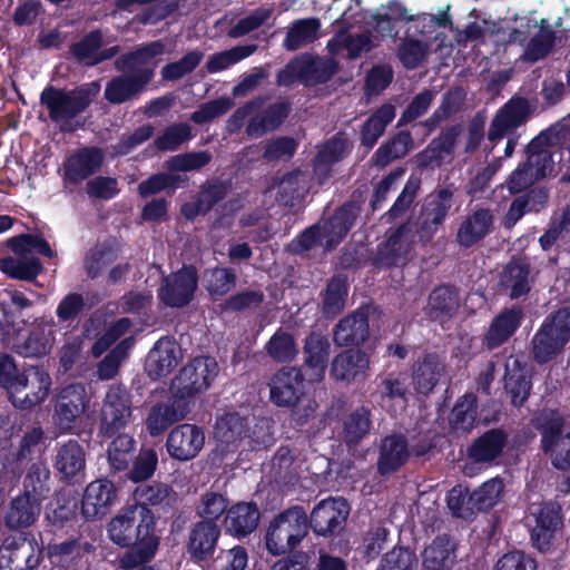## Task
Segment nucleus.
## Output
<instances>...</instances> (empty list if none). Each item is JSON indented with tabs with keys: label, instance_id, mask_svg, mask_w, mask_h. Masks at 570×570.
Here are the masks:
<instances>
[{
	"label": "nucleus",
	"instance_id": "45",
	"mask_svg": "<svg viewBox=\"0 0 570 570\" xmlns=\"http://www.w3.org/2000/svg\"><path fill=\"white\" fill-rule=\"evenodd\" d=\"M529 266L525 263L512 262L502 274V285L510 291L512 298L525 295L530 289Z\"/></svg>",
	"mask_w": 570,
	"mask_h": 570
},
{
	"label": "nucleus",
	"instance_id": "32",
	"mask_svg": "<svg viewBox=\"0 0 570 570\" xmlns=\"http://www.w3.org/2000/svg\"><path fill=\"white\" fill-rule=\"evenodd\" d=\"M55 465L66 479L77 476L86 465V452L76 440H68L59 445Z\"/></svg>",
	"mask_w": 570,
	"mask_h": 570
},
{
	"label": "nucleus",
	"instance_id": "60",
	"mask_svg": "<svg viewBox=\"0 0 570 570\" xmlns=\"http://www.w3.org/2000/svg\"><path fill=\"white\" fill-rule=\"evenodd\" d=\"M417 558L415 553L405 548L393 549L387 552L377 568V570H416Z\"/></svg>",
	"mask_w": 570,
	"mask_h": 570
},
{
	"label": "nucleus",
	"instance_id": "19",
	"mask_svg": "<svg viewBox=\"0 0 570 570\" xmlns=\"http://www.w3.org/2000/svg\"><path fill=\"white\" fill-rule=\"evenodd\" d=\"M187 406L176 393L150 406L145 419L147 432L151 436L161 435L170 425L187 415Z\"/></svg>",
	"mask_w": 570,
	"mask_h": 570
},
{
	"label": "nucleus",
	"instance_id": "14",
	"mask_svg": "<svg viewBox=\"0 0 570 570\" xmlns=\"http://www.w3.org/2000/svg\"><path fill=\"white\" fill-rule=\"evenodd\" d=\"M197 285L198 275L196 269L191 266H185L164 278L158 289V298L170 307L185 306L193 299Z\"/></svg>",
	"mask_w": 570,
	"mask_h": 570
},
{
	"label": "nucleus",
	"instance_id": "51",
	"mask_svg": "<svg viewBox=\"0 0 570 570\" xmlns=\"http://www.w3.org/2000/svg\"><path fill=\"white\" fill-rule=\"evenodd\" d=\"M256 49V45H244L217 52L209 57L206 65L207 70L212 73L223 71L249 57Z\"/></svg>",
	"mask_w": 570,
	"mask_h": 570
},
{
	"label": "nucleus",
	"instance_id": "48",
	"mask_svg": "<svg viewBox=\"0 0 570 570\" xmlns=\"http://www.w3.org/2000/svg\"><path fill=\"white\" fill-rule=\"evenodd\" d=\"M416 234L419 235V230H414L412 224H406L390 235L385 244L384 253L391 263H396L400 257L410 252L416 240Z\"/></svg>",
	"mask_w": 570,
	"mask_h": 570
},
{
	"label": "nucleus",
	"instance_id": "13",
	"mask_svg": "<svg viewBox=\"0 0 570 570\" xmlns=\"http://www.w3.org/2000/svg\"><path fill=\"white\" fill-rule=\"evenodd\" d=\"M51 379L49 374L37 366H29L22 372L17 392L11 396V403L20 410H30L42 403L50 391Z\"/></svg>",
	"mask_w": 570,
	"mask_h": 570
},
{
	"label": "nucleus",
	"instance_id": "54",
	"mask_svg": "<svg viewBox=\"0 0 570 570\" xmlns=\"http://www.w3.org/2000/svg\"><path fill=\"white\" fill-rule=\"evenodd\" d=\"M458 293L455 289L448 286L435 288L429 297V314L434 318L443 314H451L458 308Z\"/></svg>",
	"mask_w": 570,
	"mask_h": 570
},
{
	"label": "nucleus",
	"instance_id": "15",
	"mask_svg": "<svg viewBox=\"0 0 570 570\" xmlns=\"http://www.w3.org/2000/svg\"><path fill=\"white\" fill-rule=\"evenodd\" d=\"M205 440L203 428L191 423H183L169 432L166 440L167 452L175 460L189 461L203 450Z\"/></svg>",
	"mask_w": 570,
	"mask_h": 570
},
{
	"label": "nucleus",
	"instance_id": "23",
	"mask_svg": "<svg viewBox=\"0 0 570 570\" xmlns=\"http://www.w3.org/2000/svg\"><path fill=\"white\" fill-rule=\"evenodd\" d=\"M368 368L370 358L365 352L347 350L335 356L331 372L335 380L354 383L364 380Z\"/></svg>",
	"mask_w": 570,
	"mask_h": 570
},
{
	"label": "nucleus",
	"instance_id": "35",
	"mask_svg": "<svg viewBox=\"0 0 570 570\" xmlns=\"http://www.w3.org/2000/svg\"><path fill=\"white\" fill-rule=\"evenodd\" d=\"M259 521V511L254 503H237L226 517V528L236 537H245L253 532Z\"/></svg>",
	"mask_w": 570,
	"mask_h": 570
},
{
	"label": "nucleus",
	"instance_id": "61",
	"mask_svg": "<svg viewBox=\"0 0 570 570\" xmlns=\"http://www.w3.org/2000/svg\"><path fill=\"white\" fill-rule=\"evenodd\" d=\"M346 293L345 279L342 277H334L327 285L325 292L323 302L324 313L332 316L338 314L345 305Z\"/></svg>",
	"mask_w": 570,
	"mask_h": 570
},
{
	"label": "nucleus",
	"instance_id": "17",
	"mask_svg": "<svg viewBox=\"0 0 570 570\" xmlns=\"http://www.w3.org/2000/svg\"><path fill=\"white\" fill-rule=\"evenodd\" d=\"M560 524L559 507L552 502L531 503L529 507L528 525L531 538L540 551L549 548L553 532Z\"/></svg>",
	"mask_w": 570,
	"mask_h": 570
},
{
	"label": "nucleus",
	"instance_id": "64",
	"mask_svg": "<svg viewBox=\"0 0 570 570\" xmlns=\"http://www.w3.org/2000/svg\"><path fill=\"white\" fill-rule=\"evenodd\" d=\"M203 52L194 50L188 52L177 62L168 63L161 69L163 78L166 80H177L191 72L202 61Z\"/></svg>",
	"mask_w": 570,
	"mask_h": 570
},
{
	"label": "nucleus",
	"instance_id": "37",
	"mask_svg": "<svg viewBox=\"0 0 570 570\" xmlns=\"http://www.w3.org/2000/svg\"><path fill=\"white\" fill-rule=\"evenodd\" d=\"M505 435L492 430L479 438L469 449V458L476 463H490L500 456L505 446Z\"/></svg>",
	"mask_w": 570,
	"mask_h": 570
},
{
	"label": "nucleus",
	"instance_id": "33",
	"mask_svg": "<svg viewBox=\"0 0 570 570\" xmlns=\"http://www.w3.org/2000/svg\"><path fill=\"white\" fill-rule=\"evenodd\" d=\"M493 226V218L489 210L479 209L468 216L458 232V242L464 247H470L487 236Z\"/></svg>",
	"mask_w": 570,
	"mask_h": 570
},
{
	"label": "nucleus",
	"instance_id": "57",
	"mask_svg": "<svg viewBox=\"0 0 570 570\" xmlns=\"http://www.w3.org/2000/svg\"><path fill=\"white\" fill-rule=\"evenodd\" d=\"M412 139L410 134L400 132L389 144L381 146L374 154V161L379 166H385L394 159L401 158L410 150Z\"/></svg>",
	"mask_w": 570,
	"mask_h": 570
},
{
	"label": "nucleus",
	"instance_id": "39",
	"mask_svg": "<svg viewBox=\"0 0 570 570\" xmlns=\"http://www.w3.org/2000/svg\"><path fill=\"white\" fill-rule=\"evenodd\" d=\"M407 455V444L403 436L392 435L385 438L381 445L379 459L380 472L386 474L395 471L406 461Z\"/></svg>",
	"mask_w": 570,
	"mask_h": 570
},
{
	"label": "nucleus",
	"instance_id": "58",
	"mask_svg": "<svg viewBox=\"0 0 570 570\" xmlns=\"http://www.w3.org/2000/svg\"><path fill=\"white\" fill-rule=\"evenodd\" d=\"M134 345V338L127 337L122 340L99 364L98 376L101 380L112 379L121 364L127 357L128 351Z\"/></svg>",
	"mask_w": 570,
	"mask_h": 570
},
{
	"label": "nucleus",
	"instance_id": "10",
	"mask_svg": "<svg viewBox=\"0 0 570 570\" xmlns=\"http://www.w3.org/2000/svg\"><path fill=\"white\" fill-rule=\"evenodd\" d=\"M262 105L263 100H254L238 108L228 120V129L230 131L240 129L247 117L253 116L247 126V134L252 137H259L267 130L276 128L287 116L288 109L284 104L271 106L263 116H259L257 111Z\"/></svg>",
	"mask_w": 570,
	"mask_h": 570
},
{
	"label": "nucleus",
	"instance_id": "46",
	"mask_svg": "<svg viewBox=\"0 0 570 570\" xmlns=\"http://www.w3.org/2000/svg\"><path fill=\"white\" fill-rule=\"evenodd\" d=\"M403 19L412 20V17L406 16V9L400 2H389L373 17L374 30L382 38L386 36L394 37L396 36L394 23Z\"/></svg>",
	"mask_w": 570,
	"mask_h": 570
},
{
	"label": "nucleus",
	"instance_id": "26",
	"mask_svg": "<svg viewBox=\"0 0 570 570\" xmlns=\"http://www.w3.org/2000/svg\"><path fill=\"white\" fill-rule=\"evenodd\" d=\"M41 512L39 499L27 492L14 498L6 514V524L10 529H21L35 523Z\"/></svg>",
	"mask_w": 570,
	"mask_h": 570
},
{
	"label": "nucleus",
	"instance_id": "59",
	"mask_svg": "<svg viewBox=\"0 0 570 570\" xmlns=\"http://www.w3.org/2000/svg\"><path fill=\"white\" fill-rule=\"evenodd\" d=\"M135 448L134 439L128 434L118 435L108 448V460L115 470H124L129 461Z\"/></svg>",
	"mask_w": 570,
	"mask_h": 570
},
{
	"label": "nucleus",
	"instance_id": "16",
	"mask_svg": "<svg viewBox=\"0 0 570 570\" xmlns=\"http://www.w3.org/2000/svg\"><path fill=\"white\" fill-rule=\"evenodd\" d=\"M88 403L86 389L81 384H71L61 390L56 409L55 424L60 432H69L83 413Z\"/></svg>",
	"mask_w": 570,
	"mask_h": 570
},
{
	"label": "nucleus",
	"instance_id": "56",
	"mask_svg": "<svg viewBox=\"0 0 570 570\" xmlns=\"http://www.w3.org/2000/svg\"><path fill=\"white\" fill-rule=\"evenodd\" d=\"M540 328L564 346L570 341V309L561 308L557 311L546 318Z\"/></svg>",
	"mask_w": 570,
	"mask_h": 570
},
{
	"label": "nucleus",
	"instance_id": "3",
	"mask_svg": "<svg viewBox=\"0 0 570 570\" xmlns=\"http://www.w3.org/2000/svg\"><path fill=\"white\" fill-rule=\"evenodd\" d=\"M308 533V519L303 508L293 507L276 515L265 533V548L273 556H283L301 544Z\"/></svg>",
	"mask_w": 570,
	"mask_h": 570
},
{
	"label": "nucleus",
	"instance_id": "8",
	"mask_svg": "<svg viewBox=\"0 0 570 570\" xmlns=\"http://www.w3.org/2000/svg\"><path fill=\"white\" fill-rule=\"evenodd\" d=\"M557 154L549 142L548 135L541 134L534 138L528 146V160L527 167L531 169L529 176L523 181L519 180V176L523 174L522 169H515L508 183V188L511 193H519L537 180L551 175L553 171V156Z\"/></svg>",
	"mask_w": 570,
	"mask_h": 570
},
{
	"label": "nucleus",
	"instance_id": "36",
	"mask_svg": "<svg viewBox=\"0 0 570 570\" xmlns=\"http://www.w3.org/2000/svg\"><path fill=\"white\" fill-rule=\"evenodd\" d=\"M368 323L364 313H355L340 321L334 331V342L340 346L357 345L366 338Z\"/></svg>",
	"mask_w": 570,
	"mask_h": 570
},
{
	"label": "nucleus",
	"instance_id": "42",
	"mask_svg": "<svg viewBox=\"0 0 570 570\" xmlns=\"http://www.w3.org/2000/svg\"><path fill=\"white\" fill-rule=\"evenodd\" d=\"M304 353L306 365L315 371L316 380H322L330 354V343L324 336L313 333L306 338Z\"/></svg>",
	"mask_w": 570,
	"mask_h": 570
},
{
	"label": "nucleus",
	"instance_id": "2",
	"mask_svg": "<svg viewBox=\"0 0 570 570\" xmlns=\"http://www.w3.org/2000/svg\"><path fill=\"white\" fill-rule=\"evenodd\" d=\"M269 401L277 407L292 410L298 424L307 422L318 407L306 393L305 379L297 367H282L268 380Z\"/></svg>",
	"mask_w": 570,
	"mask_h": 570
},
{
	"label": "nucleus",
	"instance_id": "44",
	"mask_svg": "<svg viewBox=\"0 0 570 570\" xmlns=\"http://www.w3.org/2000/svg\"><path fill=\"white\" fill-rule=\"evenodd\" d=\"M503 494V480L498 476L492 478L470 493L469 503L476 510H489L501 501Z\"/></svg>",
	"mask_w": 570,
	"mask_h": 570
},
{
	"label": "nucleus",
	"instance_id": "43",
	"mask_svg": "<svg viewBox=\"0 0 570 570\" xmlns=\"http://www.w3.org/2000/svg\"><path fill=\"white\" fill-rule=\"evenodd\" d=\"M443 373V364L435 356H428L416 365L413 372V384L417 392L428 394L439 382Z\"/></svg>",
	"mask_w": 570,
	"mask_h": 570
},
{
	"label": "nucleus",
	"instance_id": "62",
	"mask_svg": "<svg viewBox=\"0 0 570 570\" xmlns=\"http://www.w3.org/2000/svg\"><path fill=\"white\" fill-rule=\"evenodd\" d=\"M204 285L210 295H225L235 285V275L226 268L208 269L204 275Z\"/></svg>",
	"mask_w": 570,
	"mask_h": 570
},
{
	"label": "nucleus",
	"instance_id": "18",
	"mask_svg": "<svg viewBox=\"0 0 570 570\" xmlns=\"http://www.w3.org/2000/svg\"><path fill=\"white\" fill-rule=\"evenodd\" d=\"M336 65L332 59L302 57L288 63L278 75L279 83L287 85L295 77L307 83L323 82L335 72Z\"/></svg>",
	"mask_w": 570,
	"mask_h": 570
},
{
	"label": "nucleus",
	"instance_id": "5",
	"mask_svg": "<svg viewBox=\"0 0 570 570\" xmlns=\"http://www.w3.org/2000/svg\"><path fill=\"white\" fill-rule=\"evenodd\" d=\"M535 426L541 432L542 450L552 465L559 470L569 468L570 421H564L556 411L544 410L535 417Z\"/></svg>",
	"mask_w": 570,
	"mask_h": 570
},
{
	"label": "nucleus",
	"instance_id": "52",
	"mask_svg": "<svg viewBox=\"0 0 570 570\" xmlns=\"http://www.w3.org/2000/svg\"><path fill=\"white\" fill-rule=\"evenodd\" d=\"M267 354L277 362H291L298 353L293 336L278 330L265 345Z\"/></svg>",
	"mask_w": 570,
	"mask_h": 570
},
{
	"label": "nucleus",
	"instance_id": "47",
	"mask_svg": "<svg viewBox=\"0 0 570 570\" xmlns=\"http://www.w3.org/2000/svg\"><path fill=\"white\" fill-rule=\"evenodd\" d=\"M405 394L404 382L399 376L389 375L381 384L380 404L386 411L395 413L404 409Z\"/></svg>",
	"mask_w": 570,
	"mask_h": 570
},
{
	"label": "nucleus",
	"instance_id": "4",
	"mask_svg": "<svg viewBox=\"0 0 570 570\" xmlns=\"http://www.w3.org/2000/svg\"><path fill=\"white\" fill-rule=\"evenodd\" d=\"M9 246L19 257L0 259V271L18 279H31L41 271L40 262L32 256L33 253L47 257L53 256V250L49 244L39 236H17L9 240Z\"/></svg>",
	"mask_w": 570,
	"mask_h": 570
},
{
	"label": "nucleus",
	"instance_id": "6",
	"mask_svg": "<svg viewBox=\"0 0 570 570\" xmlns=\"http://www.w3.org/2000/svg\"><path fill=\"white\" fill-rule=\"evenodd\" d=\"M98 91L97 82L83 85L71 91L46 88L41 92V102L49 110L50 118L65 128V124L83 111Z\"/></svg>",
	"mask_w": 570,
	"mask_h": 570
},
{
	"label": "nucleus",
	"instance_id": "55",
	"mask_svg": "<svg viewBox=\"0 0 570 570\" xmlns=\"http://www.w3.org/2000/svg\"><path fill=\"white\" fill-rule=\"evenodd\" d=\"M101 40V33L99 31H94L83 40L75 45L72 52L79 60L87 65L97 63L114 55V52H110L109 55L100 52Z\"/></svg>",
	"mask_w": 570,
	"mask_h": 570
},
{
	"label": "nucleus",
	"instance_id": "11",
	"mask_svg": "<svg viewBox=\"0 0 570 570\" xmlns=\"http://www.w3.org/2000/svg\"><path fill=\"white\" fill-rule=\"evenodd\" d=\"M218 374L214 357L199 356L188 362L173 383V391L185 399L207 390Z\"/></svg>",
	"mask_w": 570,
	"mask_h": 570
},
{
	"label": "nucleus",
	"instance_id": "20",
	"mask_svg": "<svg viewBox=\"0 0 570 570\" xmlns=\"http://www.w3.org/2000/svg\"><path fill=\"white\" fill-rule=\"evenodd\" d=\"M350 513L346 500L330 498L322 500L312 511L311 524L321 535L332 534L343 528Z\"/></svg>",
	"mask_w": 570,
	"mask_h": 570
},
{
	"label": "nucleus",
	"instance_id": "27",
	"mask_svg": "<svg viewBox=\"0 0 570 570\" xmlns=\"http://www.w3.org/2000/svg\"><path fill=\"white\" fill-rule=\"evenodd\" d=\"M150 79V70L117 77L107 85L105 97L111 104H121L140 92Z\"/></svg>",
	"mask_w": 570,
	"mask_h": 570
},
{
	"label": "nucleus",
	"instance_id": "28",
	"mask_svg": "<svg viewBox=\"0 0 570 570\" xmlns=\"http://www.w3.org/2000/svg\"><path fill=\"white\" fill-rule=\"evenodd\" d=\"M504 387L514 405H521L527 400L531 382L529 371L518 357H509L505 362Z\"/></svg>",
	"mask_w": 570,
	"mask_h": 570
},
{
	"label": "nucleus",
	"instance_id": "22",
	"mask_svg": "<svg viewBox=\"0 0 570 570\" xmlns=\"http://www.w3.org/2000/svg\"><path fill=\"white\" fill-rule=\"evenodd\" d=\"M117 498L112 482L99 479L90 482L82 498V512L87 518H100L108 513Z\"/></svg>",
	"mask_w": 570,
	"mask_h": 570
},
{
	"label": "nucleus",
	"instance_id": "29",
	"mask_svg": "<svg viewBox=\"0 0 570 570\" xmlns=\"http://www.w3.org/2000/svg\"><path fill=\"white\" fill-rule=\"evenodd\" d=\"M522 311L519 307H512L502 311L492 321L485 335L488 347L494 348L508 341L521 324Z\"/></svg>",
	"mask_w": 570,
	"mask_h": 570
},
{
	"label": "nucleus",
	"instance_id": "40",
	"mask_svg": "<svg viewBox=\"0 0 570 570\" xmlns=\"http://www.w3.org/2000/svg\"><path fill=\"white\" fill-rule=\"evenodd\" d=\"M321 23L315 18H306L294 21L287 29L284 46L288 50H296L306 46L320 37Z\"/></svg>",
	"mask_w": 570,
	"mask_h": 570
},
{
	"label": "nucleus",
	"instance_id": "34",
	"mask_svg": "<svg viewBox=\"0 0 570 570\" xmlns=\"http://www.w3.org/2000/svg\"><path fill=\"white\" fill-rule=\"evenodd\" d=\"M104 154L97 148H86L71 156L66 165V176L78 183L98 170L102 164Z\"/></svg>",
	"mask_w": 570,
	"mask_h": 570
},
{
	"label": "nucleus",
	"instance_id": "24",
	"mask_svg": "<svg viewBox=\"0 0 570 570\" xmlns=\"http://www.w3.org/2000/svg\"><path fill=\"white\" fill-rule=\"evenodd\" d=\"M246 436V424L236 413H226L217 417L214 428V438L217 451L223 455L235 451Z\"/></svg>",
	"mask_w": 570,
	"mask_h": 570
},
{
	"label": "nucleus",
	"instance_id": "21",
	"mask_svg": "<svg viewBox=\"0 0 570 570\" xmlns=\"http://www.w3.org/2000/svg\"><path fill=\"white\" fill-rule=\"evenodd\" d=\"M183 357L181 348L170 338H160L146 360V372L154 379H160L170 374Z\"/></svg>",
	"mask_w": 570,
	"mask_h": 570
},
{
	"label": "nucleus",
	"instance_id": "31",
	"mask_svg": "<svg viewBox=\"0 0 570 570\" xmlns=\"http://www.w3.org/2000/svg\"><path fill=\"white\" fill-rule=\"evenodd\" d=\"M219 537V528L210 521H202L194 525L189 534L188 551L198 559L209 557L215 549Z\"/></svg>",
	"mask_w": 570,
	"mask_h": 570
},
{
	"label": "nucleus",
	"instance_id": "7",
	"mask_svg": "<svg viewBox=\"0 0 570 570\" xmlns=\"http://www.w3.org/2000/svg\"><path fill=\"white\" fill-rule=\"evenodd\" d=\"M355 218L354 206L346 205L322 225L317 224L306 229L297 239L292 242L294 252H304L320 242L326 249L333 248L347 234Z\"/></svg>",
	"mask_w": 570,
	"mask_h": 570
},
{
	"label": "nucleus",
	"instance_id": "41",
	"mask_svg": "<svg viewBox=\"0 0 570 570\" xmlns=\"http://www.w3.org/2000/svg\"><path fill=\"white\" fill-rule=\"evenodd\" d=\"M373 46L374 41L365 33H340L327 43V48L332 55H343V52L346 51L348 58H355L362 52L368 51Z\"/></svg>",
	"mask_w": 570,
	"mask_h": 570
},
{
	"label": "nucleus",
	"instance_id": "30",
	"mask_svg": "<svg viewBox=\"0 0 570 570\" xmlns=\"http://www.w3.org/2000/svg\"><path fill=\"white\" fill-rule=\"evenodd\" d=\"M4 548L10 550L9 561L14 570H33L40 562L41 549L33 538L7 540Z\"/></svg>",
	"mask_w": 570,
	"mask_h": 570
},
{
	"label": "nucleus",
	"instance_id": "50",
	"mask_svg": "<svg viewBox=\"0 0 570 570\" xmlns=\"http://www.w3.org/2000/svg\"><path fill=\"white\" fill-rule=\"evenodd\" d=\"M371 412L361 406L351 412L343 422L344 439L348 444H356L371 428Z\"/></svg>",
	"mask_w": 570,
	"mask_h": 570
},
{
	"label": "nucleus",
	"instance_id": "53",
	"mask_svg": "<svg viewBox=\"0 0 570 570\" xmlns=\"http://www.w3.org/2000/svg\"><path fill=\"white\" fill-rule=\"evenodd\" d=\"M166 53V46L161 41H154L145 47H141L137 51L132 52L128 57V66L135 69V72H142L150 70L154 72V68L157 63V58Z\"/></svg>",
	"mask_w": 570,
	"mask_h": 570
},
{
	"label": "nucleus",
	"instance_id": "9",
	"mask_svg": "<svg viewBox=\"0 0 570 570\" xmlns=\"http://www.w3.org/2000/svg\"><path fill=\"white\" fill-rule=\"evenodd\" d=\"M529 106L524 99H511L495 114L491 121L488 139L497 144L508 137L504 156L511 157L517 146L514 129L523 125L528 118Z\"/></svg>",
	"mask_w": 570,
	"mask_h": 570
},
{
	"label": "nucleus",
	"instance_id": "25",
	"mask_svg": "<svg viewBox=\"0 0 570 570\" xmlns=\"http://www.w3.org/2000/svg\"><path fill=\"white\" fill-rule=\"evenodd\" d=\"M451 197L452 194L448 189H442L428 200L420 216L419 238L421 240H429L434 235L452 206Z\"/></svg>",
	"mask_w": 570,
	"mask_h": 570
},
{
	"label": "nucleus",
	"instance_id": "12",
	"mask_svg": "<svg viewBox=\"0 0 570 570\" xmlns=\"http://www.w3.org/2000/svg\"><path fill=\"white\" fill-rule=\"evenodd\" d=\"M131 416L130 393L122 385H110L101 409V433L111 435L116 431L124 429L131 421Z\"/></svg>",
	"mask_w": 570,
	"mask_h": 570
},
{
	"label": "nucleus",
	"instance_id": "38",
	"mask_svg": "<svg viewBox=\"0 0 570 570\" xmlns=\"http://www.w3.org/2000/svg\"><path fill=\"white\" fill-rule=\"evenodd\" d=\"M423 570H450L454 563V546L445 537L436 538L423 551Z\"/></svg>",
	"mask_w": 570,
	"mask_h": 570
},
{
	"label": "nucleus",
	"instance_id": "63",
	"mask_svg": "<svg viewBox=\"0 0 570 570\" xmlns=\"http://www.w3.org/2000/svg\"><path fill=\"white\" fill-rule=\"evenodd\" d=\"M220 187L210 185L205 187L196 203H188L181 207L183 215L188 219H194L199 214H205L220 197Z\"/></svg>",
	"mask_w": 570,
	"mask_h": 570
},
{
	"label": "nucleus",
	"instance_id": "49",
	"mask_svg": "<svg viewBox=\"0 0 570 570\" xmlns=\"http://www.w3.org/2000/svg\"><path fill=\"white\" fill-rule=\"evenodd\" d=\"M394 117L395 109L392 105L382 106L372 117L368 118L363 127V145L372 148L384 132L386 125L390 124Z\"/></svg>",
	"mask_w": 570,
	"mask_h": 570
},
{
	"label": "nucleus",
	"instance_id": "1",
	"mask_svg": "<svg viewBox=\"0 0 570 570\" xmlns=\"http://www.w3.org/2000/svg\"><path fill=\"white\" fill-rule=\"evenodd\" d=\"M153 512L144 504H132L118 512L108 524L110 540L119 547L145 546L148 553L157 551L159 537L156 533Z\"/></svg>",
	"mask_w": 570,
	"mask_h": 570
}]
</instances>
